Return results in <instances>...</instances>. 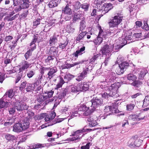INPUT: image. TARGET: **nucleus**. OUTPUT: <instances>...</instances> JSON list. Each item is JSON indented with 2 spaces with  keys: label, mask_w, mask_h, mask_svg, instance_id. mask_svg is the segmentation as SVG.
Returning a JSON list of instances; mask_svg holds the SVG:
<instances>
[{
  "label": "nucleus",
  "mask_w": 149,
  "mask_h": 149,
  "mask_svg": "<svg viewBox=\"0 0 149 149\" xmlns=\"http://www.w3.org/2000/svg\"><path fill=\"white\" fill-rule=\"evenodd\" d=\"M120 82H115L111 85V86L108 88L110 91L109 93H104L102 94V97L105 99L108 98L109 97H114V98L117 97L119 96L118 94L117 93L118 89L120 87ZM104 90H106L108 88H102Z\"/></svg>",
  "instance_id": "f257e3e1"
},
{
  "label": "nucleus",
  "mask_w": 149,
  "mask_h": 149,
  "mask_svg": "<svg viewBox=\"0 0 149 149\" xmlns=\"http://www.w3.org/2000/svg\"><path fill=\"white\" fill-rule=\"evenodd\" d=\"M113 49V45L109 44H105L102 48L101 51L103 56H106V57L104 62L102 63V65H106L108 63V62L109 60L110 56L112 54Z\"/></svg>",
  "instance_id": "f03ea898"
},
{
  "label": "nucleus",
  "mask_w": 149,
  "mask_h": 149,
  "mask_svg": "<svg viewBox=\"0 0 149 149\" xmlns=\"http://www.w3.org/2000/svg\"><path fill=\"white\" fill-rule=\"evenodd\" d=\"M123 18V15L119 14L112 17L108 22L109 27H117L122 22Z\"/></svg>",
  "instance_id": "7ed1b4c3"
},
{
  "label": "nucleus",
  "mask_w": 149,
  "mask_h": 149,
  "mask_svg": "<svg viewBox=\"0 0 149 149\" xmlns=\"http://www.w3.org/2000/svg\"><path fill=\"white\" fill-rule=\"evenodd\" d=\"M92 69V65H86L85 67L83 68L82 72L78 74L76 80L78 81H80L83 80L91 72Z\"/></svg>",
  "instance_id": "20e7f679"
},
{
  "label": "nucleus",
  "mask_w": 149,
  "mask_h": 149,
  "mask_svg": "<svg viewBox=\"0 0 149 149\" xmlns=\"http://www.w3.org/2000/svg\"><path fill=\"white\" fill-rule=\"evenodd\" d=\"M91 130V129H85V128L82 129L78 130L74 133L73 134V137L70 138V140L71 141H77L83 136L84 134H82L83 132H90Z\"/></svg>",
  "instance_id": "39448f33"
},
{
  "label": "nucleus",
  "mask_w": 149,
  "mask_h": 149,
  "mask_svg": "<svg viewBox=\"0 0 149 149\" xmlns=\"http://www.w3.org/2000/svg\"><path fill=\"white\" fill-rule=\"evenodd\" d=\"M102 100L97 97H94L90 102H88V104L90 105V109L93 112L95 109L103 104Z\"/></svg>",
  "instance_id": "423d86ee"
},
{
  "label": "nucleus",
  "mask_w": 149,
  "mask_h": 149,
  "mask_svg": "<svg viewBox=\"0 0 149 149\" xmlns=\"http://www.w3.org/2000/svg\"><path fill=\"white\" fill-rule=\"evenodd\" d=\"M127 79L130 80H132L133 82L131 83V85L134 86L138 87L140 85L142 84L141 82L139 81H136L137 77L136 75L132 74H130L127 75Z\"/></svg>",
  "instance_id": "0eeeda50"
},
{
  "label": "nucleus",
  "mask_w": 149,
  "mask_h": 149,
  "mask_svg": "<svg viewBox=\"0 0 149 149\" xmlns=\"http://www.w3.org/2000/svg\"><path fill=\"white\" fill-rule=\"evenodd\" d=\"M105 81L107 82H114L116 77V74L111 71L105 72Z\"/></svg>",
  "instance_id": "6e6552de"
},
{
  "label": "nucleus",
  "mask_w": 149,
  "mask_h": 149,
  "mask_svg": "<svg viewBox=\"0 0 149 149\" xmlns=\"http://www.w3.org/2000/svg\"><path fill=\"white\" fill-rule=\"evenodd\" d=\"M147 72V70L145 68L135 69L133 71L134 73L137 74V76L139 79H141L143 78Z\"/></svg>",
  "instance_id": "1a4fd4ad"
},
{
  "label": "nucleus",
  "mask_w": 149,
  "mask_h": 149,
  "mask_svg": "<svg viewBox=\"0 0 149 149\" xmlns=\"http://www.w3.org/2000/svg\"><path fill=\"white\" fill-rule=\"evenodd\" d=\"M57 69L55 67L52 68H47V72H48L47 74L46 75V77L47 79L50 80L52 77H54L55 75V73L57 72Z\"/></svg>",
  "instance_id": "9d476101"
},
{
  "label": "nucleus",
  "mask_w": 149,
  "mask_h": 149,
  "mask_svg": "<svg viewBox=\"0 0 149 149\" xmlns=\"http://www.w3.org/2000/svg\"><path fill=\"white\" fill-rule=\"evenodd\" d=\"M78 110L79 111H85L83 114L85 116H87L92 112L91 110L90 109V105L88 104V102L85 105L83 104L81 106Z\"/></svg>",
  "instance_id": "9b49d317"
},
{
  "label": "nucleus",
  "mask_w": 149,
  "mask_h": 149,
  "mask_svg": "<svg viewBox=\"0 0 149 149\" xmlns=\"http://www.w3.org/2000/svg\"><path fill=\"white\" fill-rule=\"evenodd\" d=\"M14 106L16 110L18 111H21L24 110H27L29 107V106L25 103H21L19 102H16Z\"/></svg>",
  "instance_id": "f8f14e48"
},
{
  "label": "nucleus",
  "mask_w": 149,
  "mask_h": 149,
  "mask_svg": "<svg viewBox=\"0 0 149 149\" xmlns=\"http://www.w3.org/2000/svg\"><path fill=\"white\" fill-rule=\"evenodd\" d=\"M129 64L126 61H123L119 65V68L118 70V74H123L124 71L129 67Z\"/></svg>",
  "instance_id": "ddd939ff"
},
{
  "label": "nucleus",
  "mask_w": 149,
  "mask_h": 149,
  "mask_svg": "<svg viewBox=\"0 0 149 149\" xmlns=\"http://www.w3.org/2000/svg\"><path fill=\"white\" fill-rule=\"evenodd\" d=\"M97 120V117L95 116H90V118H88L87 120L89 126L92 127L97 125V123L96 120Z\"/></svg>",
  "instance_id": "4468645a"
},
{
  "label": "nucleus",
  "mask_w": 149,
  "mask_h": 149,
  "mask_svg": "<svg viewBox=\"0 0 149 149\" xmlns=\"http://www.w3.org/2000/svg\"><path fill=\"white\" fill-rule=\"evenodd\" d=\"M26 129L24 128V126L23 125L19 123L15 124L13 127V131L15 132H19L22 130H25Z\"/></svg>",
  "instance_id": "2eb2a0df"
},
{
  "label": "nucleus",
  "mask_w": 149,
  "mask_h": 149,
  "mask_svg": "<svg viewBox=\"0 0 149 149\" xmlns=\"http://www.w3.org/2000/svg\"><path fill=\"white\" fill-rule=\"evenodd\" d=\"M31 65L30 63L26 61H24L21 62V67L19 68V70L20 72H23V71L28 69Z\"/></svg>",
  "instance_id": "dca6fc26"
},
{
  "label": "nucleus",
  "mask_w": 149,
  "mask_h": 149,
  "mask_svg": "<svg viewBox=\"0 0 149 149\" xmlns=\"http://www.w3.org/2000/svg\"><path fill=\"white\" fill-rule=\"evenodd\" d=\"M63 120V118H58L56 121H49L41 126L42 129L48 126H51L57 123H60Z\"/></svg>",
  "instance_id": "f3484780"
},
{
  "label": "nucleus",
  "mask_w": 149,
  "mask_h": 149,
  "mask_svg": "<svg viewBox=\"0 0 149 149\" xmlns=\"http://www.w3.org/2000/svg\"><path fill=\"white\" fill-rule=\"evenodd\" d=\"M83 62V61H78L74 62L71 64H67L64 65L62 66H61V68L62 69H64L65 68H68L78 65H81Z\"/></svg>",
  "instance_id": "a211bd4d"
},
{
  "label": "nucleus",
  "mask_w": 149,
  "mask_h": 149,
  "mask_svg": "<svg viewBox=\"0 0 149 149\" xmlns=\"http://www.w3.org/2000/svg\"><path fill=\"white\" fill-rule=\"evenodd\" d=\"M37 36L34 35V38L30 44V47L29 48V50L31 51V52L33 51L36 49L35 43L37 40Z\"/></svg>",
  "instance_id": "6ab92c4d"
},
{
  "label": "nucleus",
  "mask_w": 149,
  "mask_h": 149,
  "mask_svg": "<svg viewBox=\"0 0 149 149\" xmlns=\"http://www.w3.org/2000/svg\"><path fill=\"white\" fill-rule=\"evenodd\" d=\"M122 40L121 42L122 41V42L121 43L120 45H117L115 46L114 48H113V49H115V51L114 52H116L118 51V50L121 49L126 44L127 41L126 39L122 38Z\"/></svg>",
  "instance_id": "aec40b11"
},
{
  "label": "nucleus",
  "mask_w": 149,
  "mask_h": 149,
  "mask_svg": "<svg viewBox=\"0 0 149 149\" xmlns=\"http://www.w3.org/2000/svg\"><path fill=\"white\" fill-rule=\"evenodd\" d=\"M58 48L55 47H52L50 48L48 53V54L55 57L57 55L58 53Z\"/></svg>",
  "instance_id": "412c9836"
},
{
  "label": "nucleus",
  "mask_w": 149,
  "mask_h": 149,
  "mask_svg": "<svg viewBox=\"0 0 149 149\" xmlns=\"http://www.w3.org/2000/svg\"><path fill=\"white\" fill-rule=\"evenodd\" d=\"M58 40L56 36L53 35L51 37L49 40V44L51 46H54L55 44L57 42Z\"/></svg>",
  "instance_id": "4be33fe9"
},
{
  "label": "nucleus",
  "mask_w": 149,
  "mask_h": 149,
  "mask_svg": "<svg viewBox=\"0 0 149 149\" xmlns=\"http://www.w3.org/2000/svg\"><path fill=\"white\" fill-rule=\"evenodd\" d=\"M69 5L67 4L66 6L62 9V13L66 15H71L72 13V9L69 7Z\"/></svg>",
  "instance_id": "5701e85b"
},
{
  "label": "nucleus",
  "mask_w": 149,
  "mask_h": 149,
  "mask_svg": "<svg viewBox=\"0 0 149 149\" xmlns=\"http://www.w3.org/2000/svg\"><path fill=\"white\" fill-rule=\"evenodd\" d=\"M5 97V96L4 95L3 97L0 99V108L7 107L9 104V102L7 101H5L4 100Z\"/></svg>",
  "instance_id": "b1692460"
},
{
  "label": "nucleus",
  "mask_w": 149,
  "mask_h": 149,
  "mask_svg": "<svg viewBox=\"0 0 149 149\" xmlns=\"http://www.w3.org/2000/svg\"><path fill=\"white\" fill-rule=\"evenodd\" d=\"M85 49V47H83L81 48L79 50H77L76 52L73 53L72 55L75 57H77L78 55H81L83 53V52H84Z\"/></svg>",
  "instance_id": "393cba45"
},
{
  "label": "nucleus",
  "mask_w": 149,
  "mask_h": 149,
  "mask_svg": "<svg viewBox=\"0 0 149 149\" xmlns=\"http://www.w3.org/2000/svg\"><path fill=\"white\" fill-rule=\"evenodd\" d=\"M81 16V14L77 13H75L72 17L73 22H76L79 20L80 19Z\"/></svg>",
  "instance_id": "a878e982"
},
{
  "label": "nucleus",
  "mask_w": 149,
  "mask_h": 149,
  "mask_svg": "<svg viewBox=\"0 0 149 149\" xmlns=\"http://www.w3.org/2000/svg\"><path fill=\"white\" fill-rule=\"evenodd\" d=\"M66 81H65V79L64 80L63 78H62L61 77H60L58 82L56 85V89H58L61 88L62 86L63 85L64 83H66Z\"/></svg>",
  "instance_id": "bb28decb"
},
{
  "label": "nucleus",
  "mask_w": 149,
  "mask_h": 149,
  "mask_svg": "<svg viewBox=\"0 0 149 149\" xmlns=\"http://www.w3.org/2000/svg\"><path fill=\"white\" fill-rule=\"evenodd\" d=\"M58 3V0H52L49 2L48 5L49 8H53L57 6Z\"/></svg>",
  "instance_id": "cd10ccee"
},
{
  "label": "nucleus",
  "mask_w": 149,
  "mask_h": 149,
  "mask_svg": "<svg viewBox=\"0 0 149 149\" xmlns=\"http://www.w3.org/2000/svg\"><path fill=\"white\" fill-rule=\"evenodd\" d=\"M24 126V128L26 129L28 128L30 125L29 120L27 117L24 118L23 120V123L22 124Z\"/></svg>",
  "instance_id": "c85d7f7f"
},
{
  "label": "nucleus",
  "mask_w": 149,
  "mask_h": 149,
  "mask_svg": "<svg viewBox=\"0 0 149 149\" xmlns=\"http://www.w3.org/2000/svg\"><path fill=\"white\" fill-rule=\"evenodd\" d=\"M98 29L99 30L98 36L103 38H105L107 36L106 32L104 31L102 29L101 26H98Z\"/></svg>",
  "instance_id": "c756f323"
},
{
  "label": "nucleus",
  "mask_w": 149,
  "mask_h": 149,
  "mask_svg": "<svg viewBox=\"0 0 149 149\" xmlns=\"http://www.w3.org/2000/svg\"><path fill=\"white\" fill-rule=\"evenodd\" d=\"M79 33L77 37L76 40L79 41L82 39L86 35V32L85 31L83 32L82 31H79Z\"/></svg>",
  "instance_id": "7c9ffc66"
},
{
  "label": "nucleus",
  "mask_w": 149,
  "mask_h": 149,
  "mask_svg": "<svg viewBox=\"0 0 149 149\" xmlns=\"http://www.w3.org/2000/svg\"><path fill=\"white\" fill-rule=\"evenodd\" d=\"M79 84H80V87L81 88L80 91H81L83 90L86 91L88 90L89 88V86L88 85L86 82H81L79 83Z\"/></svg>",
  "instance_id": "2f4dec72"
},
{
  "label": "nucleus",
  "mask_w": 149,
  "mask_h": 149,
  "mask_svg": "<svg viewBox=\"0 0 149 149\" xmlns=\"http://www.w3.org/2000/svg\"><path fill=\"white\" fill-rule=\"evenodd\" d=\"M80 86V84H78L77 86L72 87L71 90V92L74 93H77L80 91L81 88Z\"/></svg>",
  "instance_id": "473e14b6"
},
{
  "label": "nucleus",
  "mask_w": 149,
  "mask_h": 149,
  "mask_svg": "<svg viewBox=\"0 0 149 149\" xmlns=\"http://www.w3.org/2000/svg\"><path fill=\"white\" fill-rule=\"evenodd\" d=\"M90 5L88 3H84L80 4V8H81L84 11L87 12L88 10Z\"/></svg>",
  "instance_id": "72a5a7b5"
},
{
  "label": "nucleus",
  "mask_w": 149,
  "mask_h": 149,
  "mask_svg": "<svg viewBox=\"0 0 149 149\" xmlns=\"http://www.w3.org/2000/svg\"><path fill=\"white\" fill-rule=\"evenodd\" d=\"M5 138L8 141H13L16 139V137L11 134H7L5 135Z\"/></svg>",
  "instance_id": "f704fd0d"
},
{
  "label": "nucleus",
  "mask_w": 149,
  "mask_h": 149,
  "mask_svg": "<svg viewBox=\"0 0 149 149\" xmlns=\"http://www.w3.org/2000/svg\"><path fill=\"white\" fill-rule=\"evenodd\" d=\"M137 136H135L130 140L128 142V144L130 146L133 147L135 146V142H134V141L137 138Z\"/></svg>",
  "instance_id": "c9c22d12"
},
{
  "label": "nucleus",
  "mask_w": 149,
  "mask_h": 149,
  "mask_svg": "<svg viewBox=\"0 0 149 149\" xmlns=\"http://www.w3.org/2000/svg\"><path fill=\"white\" fill-rule=\"evenodd\" d=\"M103 40V38L98 36L96 38L93 40V42L95 45H100L102 42Z\"/></svg>",
  "instance_id": "e433bc0d"
},
{
  "label": "nucleus",
  "mask_w": 149,
  "mask_h": 149,
  "mask_svg": "<svg viewBox=\"0 0 149 149\" xmlns=\"http://www.w3.org/2000/svg\"><path fill=\"white\" fill-rule=\"evenodd\" d=\"M68 43L67 41H65L64 42L60 43L59 45V47L62 50L65 51L66 49V47Z\"/></svg>",
  "instance_id": "4c0bfd02"
},
{
  "label": "nucleus",
  "mask_w": 149,
  "mask_h": 149,
  "mask_svg": "<svg viewBox=\"0 0 149 149\" xmlns=\"http://www.w3.org/2000/svg\"><path fill=\"white\" fill-rule=\"evenodd\" d=\"M100 55V54H98L93 56L90 60L89 63L90 64H91L90 65H91V64H93V63H94L95 61L97 58H99Z\"/></svg>",
  "instance_id": "58836bf2"
},
{
  "label": "nucleus",
  "mask_w": 149,
  "mask_h": 149,
  "mask_svg": "<svg viewBox=\"0 0 149 149\" xmlns=\"http://www.w3.org/2000/svg\"><path fill=\"white\" fill-rule=\"evenodd\" d=\"M74 76L70 74L69 73H68L65 74L64 77V79L66 82L67 83L68 81L70 80H71L72 78H74Z\"/></svg>",
  "instance_id": "ea45409f"
},
{
  "label": "nucleus",
  "mask_w": 149,
  "mask_h": 149,
  "mask_svg": "<svg viewBox=\"0 0 149 149\" xmlns=\"http://www.w3.org/2000/svg\"><path fill=\"white\" fill-rule=\"evenodd\" d=\"M54 93V91H48L47 93H45V94H44V96H46V99L47 100V101L49 100V101H51L50 99L49 100L48 99L51 97L53 95Z\"/></svg>",
  "instance_id": "a19ab883"
},
{
  "label": "nucleus",
  "mask_w": 149,
  "mask_h": 149,
  "mask_svg": "<svg viewBox=\"0 0 149 149\" xmlns=\"http://www.w3.org/2000/svg\"><path fill=\"white\" fill-rule=\"evenodd\" d=\"M135 105V102L127 104L126 106L127 110L128 111H131L133 110Z\"/></svg>",
  "instance_id": "79ce46f5"
},
{
  "label": "nucleus",
  "mask_w": 149,
  "mask_h": 149,
  "mask_svg": "<svg viewBox=\"0 0 149 149\" xmlns=\"http://www.w3.org/2000/svg\"><path fill=\"white\" fill-rule=\"evenodd\" d=\"M26 86V89L27 92H29L32 90H33L35 89L34 86H33L32 84H28Z\"/></svg>",
  "instance_id": "37998d69"
},
{
  "label": "nucleus",
  "mask_w": 149,
  "mask_h": 149,
  "mask_svg": "<svg viewBox=\"0 0 149 149\" xmlns=\"http://www.w3.org/2000/svg\"><path fill=\"white\" fill-rule=\"evenodd\" d=\"M46 97V96H44V94L43 95H40L39 96V97L37 98V101L39 103L43 102L44 101L47 102V100Z\"/></svg>",
  "instance_id": "c03bdc74"
},
{
  "label": "nucleus",
  "mask_w": 149,
  "mask_h": 149,
  "mask_svg": "<svg viewBox=\"0 0 149 149\" xmlns=\"http://www.w3.org/2000/svg\"><path fill=\"white\" fill-rule=\"evenodd\" d=\"M14 95V93L13 90L12 89H10L6 92L5 93L6 96H8V97L11 98L13 97Z\"/></svg>",
  "instance_id": "a18cd8bd"
},
{
  "label": "nucleus",
  "mask_w": 149,
  "mask_h": 149,
  "mask_svg": "<svg viewBox=\"0 0 149 149\" xmlns=\"http://www.w3.org/2000/svg\"><path fill=\"white\" fill-rule=\"evenodd\" d=\"M75 30V29L72 27L70 24L68 25L66 27V30L69 33H73Z\"/></svg>",
  "instance_id": "49530a36"
},
{
  "label": "nucleus",
  "mask_w": 149,
  "mask_h": 149,
  "mask_svg": "<svg viewBox=\"0 0 149 149\" xmlns=\"http://www.w3.org/2000/svg\"><path fill=\"white\" fill-rule=\"evenodd\" d=\"M23 72L19 71L18 74L17 75L15 83H17L21 79L22 77V74Z\"/></svg>",
  "instance_id": "de8ad7c7"
},
{
  "label": "nucleus",
  "mask_w": 149,
  "mask_h": 149,
  "mask_svg": "<svg viewBox=\"0 0 149 149\" xmlns=\"http://www.w3.org/2000/svg\"><path fill=\"white\" fill-rule=\"evenodd\" d=\"M138 117L137 115H131L128 117V119L129 120L135 121L137 120Z\"/></svg>",
  "instance_id": "09e8293b"
},
{
  "label": "nucleus",
  "mask_w": 149,
  "mask_h": 149,
  "mask_svg": "<svg viewBox=\"0 0 149 149\" xmlns=\"http://www.w3.org/2000/svg\"><path fill=\"white\" fill-rule=\"evenodd\" d=\"M85 23V22L84 20L81 22L80 23V31H82L86 27Z\"/></svg>",
  "instance_id": "8fccbe9b"
},
{
  "label": "nucleus",
  "mask_w": 149,
  "mask_h": 149,
  "mask_svg": "<svg viewBox=\"0 0 149 149\" xmlns=\"http://www.w3.org/2000/svg\"><path fill=\"white\" fill-rule=\"evenodd\" d=\"M142 29L146 30H149V26L147 24V21H144V25L143 27H142Z\"/></svg>",
  "instance_id": "3c124183"
},
{
  "label": "nucleus",
  "mask_w": 149,
  "mask_h": 149,
  "mask_svg": "<svg viewBox=\"0 0 149 149\" xmlns=\"http://www.w3.org/2000/svg\"><path fill=\"white\" fill-rule=\"evenodd\" d=\"M149 105V100L147 97H145L143 101V106L146 107Z\"/></svg>",
  "instance_id": "603ef678"
},
{
  "label": "nucleus",
  "mask_w": 149,
  "mask_h": 149,
  "mask_svg": "<svg viewBox=\"0 0 149 149\" xmlns=\"http://www.w3.org/2000/svg\"><path fill=\"white\" fill-rule=\"evenodd\" d=\"M142 140L136 139L134 141L135 142V146H139L141 144Z\"/></svg>",
  "instance_id": "864d4df0"
},
{
  "label": "nucleus",
  "mask_w": 149,
  "mask_h": 149,
  "mask_svg": "<svg viewBox=\"0 0 149 149\" xmlns=\"http://www.w3.org/2000/svg\"><path fill=\"white\" fill-rule=\"evenodd\" d=\"M138 118H137V121H139L141 120H143L145 117V116L142 113H140L138 115H137Z\"/></svg>",
  "instance_id": "5fc2aeb1"
},
{
  "label": "nucleus",
  "mask_w": 149,
  "mask_h": 149,
  "mask_svg": "<svg viewBox=\"0 0 149 149\" xmlns=\"http://www.w3.org/2000/svg\"><path fill=\"white\" fill-rule=\"evenodd\" d=\"M31 51L29 50L24 55V56L26 60H27L28 58H29V56L31 55L32 53L31 52Z\"/></svg>",
  "instance_id": "6e6d98bb"
},
{
  "label": "nucleus",
  "mask_w": 149,
  "mask_h": 149,
  "mask_svg": "<svg viewBox=\"0 0 149 149\" xmlns=\"http://www.w3.org/2000/svg\"><path fill=\"white\" fill-rule=\"evenodd\" d=\"M29 3H23L21 4V6L22 9L27 8H29Z\"/></svg>",
  "instance_id": "4d7b16f0"
},
{
  "label": "nucleus",
  "mask_w": 149,
  "mask_h": 149,
  "mask_svg": "<svg viewBox=\"0 0 149 149\" xmlns=\"http://www.w3.org/2000/svg\"><path fill=\"white\" fill-rule=\"evenodd\" d=\"M103 7H106L109 9H111L112 8V5L111 3H105L103 5Z\"/></svg>",
  "instance_id": "13d9d810"
},
{
  "label": "nucleus",
  "mask_w": 149,
  "mask_h": 149,
  "mask_svg": "<svg viewBox=\"0 0 149 149\" xmlns=\"http://www.w3.org/2000/svg\"><path fill=\"white\" fill-rule=\"evenodd\" d=\"M17 119L18 118H15V117H13L12 118L9 117L7 119V120L6 121H7L8 122H10L12 121V124L13 123H14L17 120Z\"/></svg>",
  "instance_id": "bf43d9fd"
},
{
  "label": "nucleus",
  "mask_w": 149,
  "mask_h": 149,
  "mask_svg": "<svg viewBox=\"0 0 149 149\" xmlns=\"http://www.w3.org/2000/svg\"><path fill=\"white\" fill-rule=\"evenodd\" d=\"M142 36L141 33H134L133 34V37L135 38H139Z\"/></svg>",
  "instance_id": "052dcab7"
},
{
  "label": "nucleus",
  "mask_w": 149,
  "mask_h": 149,
  "mask_svg": "<svg viewBox=\"0 0 149 149\" xmlns=\"http://www.w3.org/2000/svg\"><path fill=\"white\" fill-rule=\"evenodd\" d=\"M43 146H42V144L40 143H38L37 144H34L33 145V148H38L42 147Z\"/></svg>",
  "instance_id": "680f3d73"
},
{
  "label": "nucleus",
  "mask_w": 149,
  "mask_h": 149,
  "mask_svg": "<svg viewBox=\"0 0 149 149\" xmlns=\"http://www.w3.org/2000/svg\"><path fill=\"white\" fill-rule=\"evenodd\" d=\"M27 113L29 118H32L34 115V113L33 112L29 110L28 111Z\"/></svg>",
  "instance_id": "e2e57ef3"
},
{
  "label": "nucleus",
  "mask_w": 149,
  "mask_h": 149,
  "mask_svg": "<svg viewBox=\"0 0 149 149\" xmlns=\"http://www.w3.org/2000/svg\"><path fill=\"white\" fill-rule=\"evenodd\" d=\"M113 109L114 108L112 109L111 107L109 106H106L105 107L104 111L105 112L112 111V112H113V111H114Z\"/></svg>",
  "instance_id": "0e129e2a"
},
{
  "label": "nucleus",
  "mask_w": 149,
  "mask_h": 149,
  "mask_svg": "<svg viewBox=\"0 0 149 149\" xmlns=\"http://www.w3.org/2000/svg\"><path fill=\"white\" fill-rule=\"evenodd\" d=\"M47 68L45 67H42L40 70V75H43L45 72H47Z\"/></svg>",
  "instance_id": "69168bd1"
},
{
  "label": "nucleus",
  "mask_w": 149,
  "mask_h": 149,
  "mask_svg": "<svg viewBox=\"0 0 149 149\" xmlns=\"http://www.w3.org/2000/svg\"><path fill=\"white\" fill-rule=\"evenodd\" d=\"M66 92H64L59 94L58 97L59 99H61L64 97L66 95Z\"/></svg>",
  "instance_id": "338daca9"
},
{
  "label": "nucleus",
  "mask_w": 149,
  "mask_h": 149,
  "mask_svg": "<svg viewBox=\"0 0 149 149\" xmlns=\"http://www.w3.org/2000/svg\"><path fill=\"white\" fill-rule=\"evenodd\" d=\"M34 74L35 72L31 70L27 73V76L29 78H30L33 77Z\"/></svg>",
  "instance_id": "774afa93"
}]
</instances>
